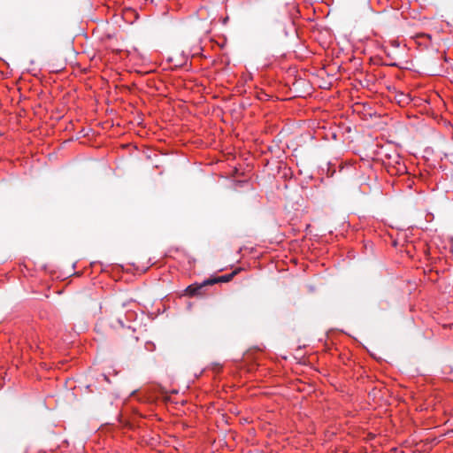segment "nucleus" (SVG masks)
<instances>
[{"mask_svg":"<svg viewBox=\"0 0 453 453\" xmlns=\"http://www.w3.org/2000/svg\"><path fill=\"white\" fill-rule=\"evenodd\" d=\"M382 162L390 174H402L405 173L406 167L400 155L394 150L392 153L381 150Z\"/></svg>","mask_w":453,"mask_h":453,"instance_id":"1","label":"nucleus"},{"mask_svg":"<svg viewBox=\"0 0 453 453\" xmlns=\"http://www.w3.org/2000/svg\"><path fill=\"white\" fill-rule=\"evenodd\" d=\"M235 274H236V271H234L231 273H228L226 275L208 279L200 284L189 285L186 288L185 292L187 295H188L190 296H202V295H203V289L204 287L213 285L216 283H219V282H228L234 278V276Z\"/></svg>","mask_w":453,"mask_h":453,"instance_id":"2","label":"nucleus"},{"mask_svg":"<svg viewBox=\"0 0 453 453\" xmlns=\"http://www.w3.org/2000/svg\"><path fill=\"white\" fill-rule=\"evenodd\" d=\"M128 303H122L121 305H118L115 307L112 315L111 326H115V322L120 326H125V321H134L135 320L137 314L132 309H127Z\"/></svg>","mask_w":453,"mask_h":453,"instance_id":"3","label":"nucleus"},{"mask_svg":"<svg viewBox=\"0 0 453 453\" xmlns=\"http://www.w3.org/2000/svg\"><path fill=\"white\" fill-rule=\"evenodd\" d=\"M198 17L204 23L202 26L201 29L203 32L208 33L210 31V24H211V20L213 19L210 18V16L208 15L207 9L204 8V7H202L201 9H199V11H198Z\"/></svg>","mask_w":453,"mask_h":453,"instance_id":"4","label":"nucleus"},{"mask_svg":"<svg viewBox=\"0 0 453 453\" xmlns=\"http://www.w3.org/2000/svg\"><path fill=\"white\" fill-rule=\"evenodd\" d=\"M421 36L426 37V38H428L429 40H431V35H428V34H423V35H421Z\"/></svg>","mask_w":453,"mask_h":453,"instance_id":"5","label":"nucleus"}]
</instances>
